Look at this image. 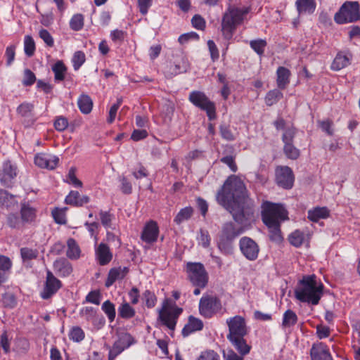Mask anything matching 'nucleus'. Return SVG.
<instances>
[{
    "mask_svg": "<svg viewBox=\"0 0 360 360\" xmlns=\"http://www.w3.org/2000/svg\"><path fill=\"white\" fill-rule=\"evenodd\" d=\"M217 200L231 214L234 221L240 225L238 227L230 221L222 226L220 236L235 240L245 231V228L255 221L253 201L247 195L243 181L234 175L226 179L217 193Z\"/></svg>",
    "mask_w": 360,
    "mask_h": 360,
    "instance_id": "1",
    "label": "nucleus"
},
{
    "mask_svg": "<svg viewBox=\"0 0 360 360\" xmlns=\"http://www.w3.org/2000/svg\"><path fill=\"white\" fill-rule=\"evenodd\" d=\"M323 284L315 275L304 276L295 290V296L302 302L317 305L323 295Z\"/></svg>",
    "mask_w": 360,
    "mask_h": 360,
    "instance_id": "2",
    "label": "nucleus"
},
{
    "mask_svg": "<svg viewBox=\"0 0 360 360\" xmlns=\"http://www.w3.org/2000/svg\"><path fill=\"white\" fill-rule=\"evenodd\" d=\"M262 218L274 239L279 238L281 223L288 219V212L285 207L281 204L265 201L262 205Z\"/></svg>",
    "mask_w": 360,
    "mask_h": 360,
    "instance_id": "3",
    "label": "nucleus"
},
{
    "mask_svg": "<svg viewBox=\"0 0 360 360\" xmlns=\"http://www.w3.org/2000/svg\"><path fill=\"white\" fill-rule=\"evenodd\" d=\"M248 8H229L224 14L221 22L223 34L230 39L238 25L240 24L244 16L248 13Z\"/></svg>",
    "mask_w": 360,
    "mask_h": 360,
    "instance_id": "4",
    "label": "nucleus"
},
{
    "mask_svg": "<svg viewBox=\"0 0 360 360\" xmlns=\"http://www.w3.org/2000/svg\"><path fill=\"white\" fill-rule=\"evenodd\" d=\"M226 324L229 327V333L227 339L231 344L238 345V344L248 345L244 337L248 333V329L245 320L240 316H235L226 320Z\"/></svg>",
    "mask_w": 360,
    "mask_h": 360,
    "instance_id": "5",
    "label": "nucleus"
},
{
    "mask_svg": "<svg viewBox=\"0 0 360 360\" xmlns=\"http://www.w3.org/2000/svg\"><path fill=\"white\" fill-rule=\"evenodd\" d=\"M359 10L357 1H346L335 14L334 20L340 25L356 22L360 19Z\"/></svg>",
    "mask_w": 360,
    "mask_h": 360,
    "instance_id": "6",
    "label": "nucleus"
},
{
    "mask_svg": "<svg viewBox=\"0 0 360 360\" xmlns=\"http://www.w3.org/2000/svg\"><path fill=\"white\" fill-rule=\"evenodd\" d=\"M188 99L195 106L205 111L210 120L216 118L215 104L203 92L199 91H191Z\"/></svg>",
    "mask_w": 360,
    "mask_h": 360,
    "instance_id": "7",
    "label": "nucleus"
},
{
    "mask_svg": "<svg viewBox=\"0 0 360 360\" xmlns=\"http://www.w3.org/2000/svg\"><path fill=\"white\" fill-rule=\"evenodd\" d=\"M188 276L192 284L198 288H205L208 282V275L202 264L188 262L186 265Z\"/></svg>",
    "mask_w": 360,
    "mask_h": 360,
    "instance_id": "8",
    "label": "nucleus"
},
{
    "mask_svg": "<svg viewBox=\"0 0 360 360\" xmlns=\"http://www.w3.org/2000/svg\"><path fill=\"white\" fill-rule=\"evenodd\" d=\"M134 343V338L127 332H120L117 339L112 347L110 348L108 360H114L124 349L129 348Z\"/></svg>",
    "mask_w": 360,
    "mask_h": 360,
    "instance_id": "9",
    "label": "nucleus"
},
{
    "mask_svg": "<svg viewBox=\"0 0 360 360\" xmlns=\"http://www.w3.org/2000/svg\"><path fill=\"white\" fill-rule=\"evenodd\" d=\"M182 309L177 307H167L166 302L164 303L162 308L159 310V319L162 324L166 326L170 330H174L176 320L182 312Z\"/></svg>",
    "mask_w": 360,
    "mask_h": 360,
    "instance_id": "10",
    "label": "nucleus"
},
{
    "mask_svg": "<svg viewBox=\"0 0 360 360\" xmlns=\"http://www.w3.org/2000/svg\"><path fill=\"white\" fill-rule=\"evenodd\" d=\"M221 308L218 298L211 295H203L199 302V311L202 316L210 318Z\"/></svg>",
    "mask_w": 360,
    "mask_h": 360,
    "instance_id": "11",
    "label": "nucleus"
},
{
    "mask_svg": "<svg viewBox=\"0 0 360 360\" xmlns=\"http://www.w3.org/2000/svg\"><path fill=\"white\" fill-rule=\"evenodd\" d=\"M17 176V167L10 161L4 162L0 167V184L5 187L11 188L15 183Z\"/></svg>",
    "mask_w": 360,
    "mask_h": 360,
    "instance_id": "12",
    "label": "nucleus"
},
{
    "mask_svg": "<svg viewBox=\"0 0 360 360\" xmlns=\"http://www.w3.org/2000/svg\"><path fill=\"white\" fill-rule=\"evenodd\" d=\"M239 247L243 255L250 261H254L258 257L259 248L252 238L244 236L239 240Z\"/></svg>",
    "mask_w": 360,
    "mask_h": 360,
    "instance_id": "13",
    "label": "nucleus"
},
{
    "mask_svg": "<svg viewBox=\"0 0 360 360\" xmlns=\"http://www.w3.org/2000/svg\"><path fill=\"white\" fill-rule=\"evenodd\" d=\"M62 287L61 281L51 271H47L46 281L40 296L44 300H48L55 295Z\"/></svg>",
    "mask_w": 360,
    "mask_h": 360,
    "instance_id": "14",
    "label": "nucleus"
},
{
    "mask_svg": "<svg viewBox=\"0 0 360 360\" xmlns=\"http://www.w3.org/2000/svg\"><path fill=\"white\" fill-rule=\"evenodd\" d=\"M276 181L277 184L285 189L292 187L294 175L292 169L288 166H279L276 169Z\"/></svg>",
    "mask_w": 360,
    "mask_h": 360,
    "instance_id": "15",
    "label": "nucleus"
},
{
    "mask_svg": "<svg viewBox=\"0 0 360 360\" xmlns=\"http://www.w3.org/2000/svg\"><path fill=\"white\" fill-rule=\"evenodd\" d=\"M59 162V158L51 154L38 153L34 157V164L41 168L48 169H55Z\"/></svg>",
    "mask_w": 360,
    "mask_h": 360,
    "instance_id": "16",
    "label": "nucleus"
},
{
    "mask_svg": "<svg viewBox=\"0 0 360 360\" xmlns=\"http://www.w3.org/2000/svg\"><path fill=\"white\" fill-rule=\"evenodd\" d=\"M234 348L238 351V354L236 353L231 349H227L223 350V357L225 360H243L244 356L247 355L250 351V346L245 345L243 347V344H231Z\"/></svg>",
    "mask_w": 360,
    "mask_h": 360,
    "instance_id": "17",
    "label": "nucleus"
},
{
    "mask_svg": "<svg viewBox=\"0 0 360 360\" xmlns=\"http://www.w3.org/2000/svg\"><path fill=\"white\" fill-rule=\"evenodd\" d=\"M310 354L311 360H333L328 347L323 342L313 344Z\"/></svg>",
    "mask_w": 360,
    "mask_h": 360,
    "instance_id": "18",
    "label": "nucleus"
},
{
    "mask_svg": "<svg viewBox=\"0 0 360 360\" xmlns=\"http://www.w3.org/2000/svg\"><path fill=\"white\" fill-rule=\"evenodd\" d=\"M159 235V228L157 223L150 221L146 224L141 233V239L149 244L157 241Z\"/></svg>",
    "mask_w": 360,
    "mask_h": 360,
    "instance_id": "19",
    "label": "nucleus"
},
{
    "mask_svg": "<svg viewBox=\"0 0 360 360\" xmlns=\"http://www.w3.org/2000/svg\"><path fill=\"white\" fill-rule=\"evenodd\" d=\"M95 255L98 263L101 266L107 265L112 259V253L109 247L103 243L96 248Z\"/></svg>",
    "mask_w": 360,
    "mask_h": 360,
    "instance_id": "20",
    "label": "nucleus"
},
{
    "mask_svg": "<svg viewBox=\"0 0 360 360\" xmlns=\"http://www.w3.org/2000/svg\"><path fill=\"white\" fill-rule=\"evenodd\" d=\"M89 196L80 195L78 191H71L66 196L65 202L67 205L75 207H82L89 202Z\"/></svg>",
    "mask_w": 360,
    "mask_h": 360,
    "instance_id": "21",
    "label": "nucleus"
},
{
    "mask_svg": "<svg viewBox=\"0 0 360 360\" xmlns=\"http://www.w3.org/2000/svg\"><path fill=\"white\" fill-rule=\"evenodd\" d=\"M129 269L127 267H115L110 269L108 278L105 281V286L110 287L117 280L123 279L127 274Z\"/></svg>",
    "mask_w": 360,
    "mask_h": 360,
    "instance_id": "22",
    "label": "nucleus"
},
{
    "mask_svg": "<svg viewBox=\"0 0 360 360\" xmlns=\"http://www.w3.org/2000/svg\"><path fill=\"white\" fill-rule=\"evenodd\" d=\"M351 59V54L342 51L338 52L330 65V68L334 71H339L348 66L350 64Z\"/></svg>",
    "mask_w": 360,
    "mask_h": 360,
    "instance_id": "23",
    "label": "nucleus"
},
{
    "mask_svg": "<svg viewBox=\"0 0 360 360\" xmlns=\"http://www.w3.org/2000/svg\"><path fill=\"white\" fill-rule=\"evenodd\" d=\"M13 263L9 257L0 255V285L7 281Z\"/></svg>",
    "mask_w": 360,
    "mask_h": 360,
    "instance_id": "24",
    "label": "nucleus"
},
{
    "mask_svg": "<svg viewBox=\"0 0 360 360\" xmlns=\"http://www.w3.org/2000/svg\"><path fill=\"white\" fill-rule=\"evenodd\" d=\"M20 217L23 224H31L37 217V210L28 203H22L20 207Z\"/></svg>",
    "mask_w": 360,
    "mask_h": 360,
    "instance_id": "25",
    "label": "nucleus"
},
{
    "mask_svg": "<svg viewBox=\"0 0 360 360\" xmlns=\"http://www.w3.org/2000/svg\"><path fill=\"white\" fill-rule=\"evenodd\" d=\"M202 328L203 323L200 319L190 316L187 324L182 329V335L184 337L188 336L193 332L201 330Z\"/></svg>",
    "mask_w": 360,
    "mask_h": 360,
    "instance_id": "26",
    "label": "nucleus"
},
{
    "mask_svg": "<svg viewBox=\"0 0 360 360\" xmlns=\"http://www.w3.org/2000/svg\"><path fill=\"white\" fill-rule=\"evenodd\" d=\"M54 271L63 277L68 276L72 271L70 263L65 259H59L53 263Z\"/></svg>",
    "mask_w": 360,
    "mask_h": 360,
    "instance_id": "27",
    "label": "nucleus"
},
{
    "mask_svg": "<svg viewBox=\"0 0 360 360\" xmlns=\"http://www.w3.org/2000/svg\"><path fill=\"white\" fill-rule=\"evenodd\" d=\"M295 6L300 15L311 14L316 9V4L314 0H297Z\"/></svg>",
    "mask_w": 360,
    "mask_h": 360,
    "instance_id": "28",
    "label": "nucleus"
},
{
    "mask_svg": "<svg viewBox=\"0 0 360 360\" xmlns=\"http://www.w3.org/2000/svg\"><path fill=\"white\" fill-rule=\"evenodd\" d=\"M217 248L221 254L231 255L234 252V240L219 236Z\"/></svg>",
    "mask_w": 360,
    "mask_h": 360,
    "instance_id": "29",
    "label": "nucleus"
},
{
    "mask_svg": "<svg viewBox=\"0 0 360 360\" xmlns=\"http://www.w3.org/2000/svg\"><path fill=\"white\" fill-rule=\"evenodd\" d=\"M276 83L278 89H285L290 83V71L285 67H279L276 71Z\"/></svg>",
    "mask_w": 360,
    "mask_h": 360,
    "instance_id": "30",
    "label": "nucleus"
},
{
    "mask_svg": "<svg viewBox=\"0 0 360 360\" xmlns=\"http://www.w3.org/2000/svg\"><path fill=\"white\" fill-rule=\"evenodd\" d=\"M298 321V317L295 311L291 309L286 310L282 319L281 327L283 329H290L294 326Z\"/></svg>",
    "mask_w": 360,
    "mask_h": 360,
    "instance_id": "31",
    "label": "nucleus"
},
{
    "mask_svg": "<svg viewBox=\"0 0 360 360\" xmlns=\"http://www.w3.org/2000/svg\"><path fill=\"white\" fill-rule=\"evenodd\" d=\"M329 216V210L326 207H317L308 211V218L312 221H318L321 219H326Z\"/></svg>",
    "mask_w": 360,
    "mask_h": 360,
    "instance_id": "32",
    "label": "nucleus"
},
{
    "mask_svg": "<svg viewBox=\"0 0 360 360\" xmlns=\"http://www.w3.org/2000/svg\"><path fill=\"white\" fill-rule=\"evenodd\" d=\"M77 105L82 113L89 114L92 110L93 101L88 95L82 94L78 98Z\"/></svg>",
    "mask_w": 360,
    "mask_h": 360,
    "instance_id": "33",
    "label": "nucleus"
},
{
    "mask_svg": "<svg viewBox=\"0 0 360 360\" xmlns=\"http://www.w3.org/2000/svg\"><path fill=\"white\" fill-rule=\"evenodd\" d=\"M118 315L122 319H129L135 316V309L127 302H122L118 307Z\"/></svg>",
    "mask_w": 360,
    "mask_h": 360,
    "instance_id": "34",
    "label": "nucleus"
},
{
    "mask_svg": "<svg viewBox=\"0 0 360 360\" xmlns=\"http://www.w3.org/2000/svg\"><path fill=\"white\" fill-rule=\"evenodd\" d=\"M52 70L54 73V79L57 82H61L65 79V75L67 68L63 61L58 60L53 66Z\"/></svg>",
    "mask_w": 360,
    "mask_h": 360,
    "instance_id": "35",
    "label": "nucleus"
},
{
    "mask_svg": "<svg viewBox=\"0 0 360 360\" xmlns=\"http://www.w3.org/2000/svg\"><path fill=\"white\" fill-rule=\"evenodd\" d=\"M68 250L67 257L71 259H76L79 258L80 255V249L73 238H69L67 241Z\"/></svg>",
    "mask_w": 360,
    "mask_h": 360,
    "instance_id": "36",
    "label": "nucleus"
},
{
    "mask_svg": "<svg viewBox=\"0 0 360 360\" xmlns=\"http://www.w3.org/2000/svg\"><path fill=\"white\" fill-rule=\"evenodd\" d=\"M193 210L191 207H186L179 210L174 219V222L180 225L185 221H188L192 216Z\"/></svg>",
    "mask_w": 360,
    "mask_h": 360,
    "instance_id": "37",
    "label": "nucleus"
},
{
    "mask_svg": "<svg viewBox=\"0 0 360 360\" xmlns=\"http://www.w3.org/2000/svg\"><path fill=\"white\" fill-rule=\"evenodd\" d=\"M283 98V93L279 89L269 91L265 96V103L271 106Z\"/></svg>",
    "mask_w": 360,
    "mask_h": 360,
    "instance_id": "38",
    "label": "nucleus"
},
{
    "mask_svg": "<svg viewBox=\"0 0 360 360\" xmlns=\"http://www.w3.org/2000/svg\"><path fill=\"white\" fill-rule=\"evenodd\" d=\"M101 309L106 314L110 322H112L115 320L116 315L115 307V304L110 300H106L103 303Z\"/></svg>",
    "mask_w": 360,
    "mask_h": 360,
    "instance_id": "39",
    "label": "nucleus"
},
{
    "mask_svg": "<svg viewBox=\"0 0 360 360\" xmlns=\"http://www.w3.org/2000/svg\"><path fill=\"white\" fill-rule=\"evenodd\" d=\"M84 27V16L82 14H75L70 20V27L74 31H79Z\"/></svg>",
    "mask_w": 360,
    "mask_h": 360,
    "instance_id": "40",
    "label": "nucleus"
},
{
    "mask_svg": "<svg viewBox=\"0 0 360 360\" xmlns=\"http://www.w3.org/2000/svg\"><path fill=\"white\" fill-rule=\"evenodd\" d=\"M7 224L12 229H20L23 222L17 213H11L7 217Z\"/></svg>",
    "mask_w": 360,
    "mask_h": 360,
    "instance_id": "41",
    "label": "nucleus"
},
{
    "mask_svg": "<svg viewBox=\"0 0 360 360\" xmlns=\"http://www.w3.org/2000/svg\"><path fill=\"white\" fill-rule=\"evenodd\" d=\"M198 244L204 248H207L210 245L211 237L209 232L205 229H200L197 236Z\"/></svg>",
    "mask_w": 360,
    "mask_h": 360,
    "instance_id": "42",
    "label": "nucleus"
},
{
    "mask_svg": "<svg viewBox=\"0 0 360 360\" xmlns=\"http://www.w3.org/2000/svg\"><path fill=\"white\" fill-rule=\"evenodd\" d=\"M86 60L85 54L81 51L75 52L72 58V63L75 70H78L81 66L84 63Z\"/></svg>",
    "mask_w": 360,
    "mask_h": 360,
    "instance_id": "43",
    "label": "nucleus"
},
{
    "mask_svg": "<svg viewBox=\"0 0 360 360\" xmlns=\"http://www.w3.org/2000/svg\"><path fill=\"white\" fill-rule=\"evenodd\" d=\"M250 47L259 56L264 54L266 41L264 39H258L250 41Z\"/></svg>",
    "mask_w": 360,
    "mask_h": 360,
    "instance_id": "44",
    "label": "nucleus"
},
{
    "mask_svg": "<svg viewBox=\"0 0 360 360\" xmlns=\"http://www.w3.org/2000/svg\"><path fill=\"white\" fill-rule=\"evenodd\" d=\"M304 239V233L299 230L295 231L289 236L290 243L295 247H300L303 243Z\"/></svg>",
    "mask_w": 360,
    "mask_h": 360,
    "instance_id": "45",
    "label": "nucleus"
},
{
    "mask_svg": "<svg viewBox=\"0 0 360 360\" xmlns=\"http://www.w3.org/2000/svg\"><path fill=\"white\" fill-rule=\"evenodd\" d=\"M24 50L25 54L29 57L34 54L35 51V43L31 36L27 35L25 37Z\"/></svg>",
    "mask_w": 360,
    "mask_h": 360,
    "instance_id": "46",
    "label": "nucleus"
},
{
    "mask_svg": "<svg viewBox=\"0 0 360 360\" xmlns=\"http://www.w3.org/2000/svg\"><path fill=\"white\" fill-rule=\"evenodd\" d=\"M99 216L101 224L105 229L112 228V221L115 218L113 214H110L109 212L101 210L99 212Z\"/></svg>",
    "mask_w": 360,
    "mask_h": 360,
    "instance_id": "47",
    "label": "nucleus"
},
{
    "mask_svg": "<svg viewBox=\"0 0 360 360\" xmlns=\"http://www.w3.org/2000/svg\"><path fill=\"white\" fill-rule=\"evenodd\" d=\"M143 299L145 300L146 306L148 308H153L156 304L157 297L154 292L149 290H145V292L143 293Z\"/></svg>",
    "mask_w": 360,
    "mask_h": 360,
    "instance_id": "48",
    "label": "nucleus"
},
{
    "mask_svg": "<svg viewBox=\"0 0 360 360\" xmlns=\"http://www.w3.org/2000/svg\"><path fill=\"white\" fill-rule=\"evenodd\" d=\"M283 150L286 156L290 159L295 160L299 157L300 151L292 145V143L284 144Z\"/></svg>",
    "mask_w": 360,
    "mask_h": 360,
    "instance_id": "49",
    "label": "nucleus"
},
{
    "mask_svg": "<svg viewBox=\"0 0 360 360\" xmlns=\"http://www.w3.org/2000/svg\"><path fill=\"white\" fill-rule=\"evenodd\" d=\"M69 337L72 341L79 342L84 340V333L80 327H73L70 332Z\"/></svg>",
    "mask_w": 360,
    "mask_h": 360,
    "instance_id": "50",
    "label": "nucleus"
},
{
    "mask_svg": "<svg viewBox=\"0 0 360 360\" xmlns=\"http://www.w3.org/2000/svg\"><path fill=\"white\" fill-rule=\"evenodd\" d=\"M13 200V195L0 188V206L9 207Z\"/></svg>",
    "mask_w": 360,
    "mask_h": 360,
    "instance_id": "51",
    "label": "nucleus"
},
{
    "mask_svg": "<svg viewBox=\"0 0 360 360\" xmlns=\"http://www.w3.org/2000/svg\"><path fill=\"white\" fill-rule=\"evenodd\" d=\"M33 109L34 105L32 103L25 102L18 107L17 112L22 117H29Z\"/></svg>",
    "mask_w": 360,
    "mask_h": 360,
    "instance_id": "52",
    "label": "nucleus"
},
{
    "mask_svg": "<svg viewBox=\"0 0 360 360\" xmlns=\"http://www.w3.org/2000/svg\"><path fill=\"white\" fill-rule=\"evenodd\" d=\"M219 129L221 136L224 139L228 141H232L235 140V135L229 126L221 124L219 127Z\"/></svg>",
    "mask_w": 360,
    "mask_h": 360,
    "instance_id": "53",
    "label": "nucleus"
},
{
    "mask_svg": "<svg viewBox=\"0 0 360 360\" xmlns=\"http://www.w3.org/2000/svg\"><path fill=\"white\" fill-rule=\"evenodd\" d=\"M2 303L4 307L8 308H14L16 306V300L13 294L5 293L2 296Z\"/></svg>",
    "mask_w": 360,
    "mask_h": 360,
    "instance_id": "54",
    "label": "nucleus"
},
{
    "mask_svg": "<svg viewBox=\"0 0 360 360\" xmlns=\"http://www.w3.org/2000/svg\"><path fill=\"white\" fill-rule=\"evenodd\" d=\"M191 23L193 27L199 30H204L206 27L205 19L198 14L195 15L191 19Z\"/></svg>",
    "mask_w": 360,
    "mask_h": 360,
    "instance_id": "55",
    "label": "nucleus"
},
{
    "mask_svg": "<svg viewBox=\"0 0 360 360\" xmlns=\"http://www.w3.org/2000/svg\"><path fill=\"white\" fill-rule=\"evenodd\" d=\"M68 127V120L63 116H58L54 121V127L58 131L65 130Z\"/></svg>",
    "mask_w": 360,
    "mask_h": 360,
    "instance_id": "56",
    "label": "nucleus"
},
{
    "mask_svg": "<svg viewBox=\"0 0 360 360\" xmlns=\"http://www.w3.org/2000/svg\"><path fill=\"white\" fill-rule=\"evenodd\" d=\"M126 34L127 33L124 31L116 29L111 31L110 37L113 42L121 44L124 41Z\"/></svg>",
    "mask_w": 360,
    "mask_h": 360,
    "instance_id": "57",
    "label": "nucleus"
},
{
    "mask_svg": "<svg viewBox=\"0 0 360 360\" xmlns=\"http://www.w3.org/2000/svg\"><path fill=\"white\" fill-rule=\"evenodd\" d=\"M20 254L23 260H30L35 259L37 257L38 252L37 250L31 248H22L20 249Z\"/></svg>",
    "mask_w": 360,
    "mask_h": 360,
    "instance_id": "58",
    "label": "nucleus"
},
{
    "mask_svg": "<svg viewBox=\"0 0 360 360\" xmlns=\"http://www.w3.org/2000/svg\"><path fill=\"white\" fill-rule=\"evenodd\" d=\"M36 81L35 75L29 69L24 71L22 84L25 86H32Z\"/></svg>",
    "mask_w": 360,
    "mask_h": 360,
    "instance_id": "59",
    "label": "nucleus"
},
{
    "mask_svg": "<svg viewBox=\"0 0 360 360\" xmlns=\"http://www.w3.org/2000/svg\"><path fill=\"white\" fill-rule=\"evenodd\" d=\"M40 38L44 41L46 46L52 47L54 45V40L51 34L46 29H41L39 32Z\"/></svg>",
    "mask_w": 360,
    "mask_h": 360,
    "instance_id": "60",
    "label": "nucleus"
},
{
    "mask_svg": "<svg viewBox=\"0 0 360 360\" xmlns=\"http://www.w3.org/2000/svg\"><path fill=\"white\" fill-rule=\"evenodd\" d=\"M199 35L195 32L184 33L179 37L178 41L181 44H184L191 40L198 41Z\"/></svg>",
    "mask_w": 360,
    "mask_h": 360,
    "instance_id": "61",
    "label": "nucleus"
},
{
    "mask_svg": "<svg viewBox=\"0 0 360 360\" xmlns=\"http://www.w3.org/2000/svg\"><path fill=\"white\" fill-rule=\"evenodd\" d=\"M198 360H220V357L214 350H206L201 352Z\"/></svg>",
    "mask_w": 360,
    "mask_h": 360,
    "instance_id": "62",
    "label": "nucleus"
},
{
    "mask_svg": "<svg viewBox=\"0 0 360 360\" xmlns=\"http://www.w3.org/2000/svg\"><path fill=\"white\" fill-rule=\"evenodd\" d=\"M189 68V63L188 60L185 58H183L181 62L179 63H176L174 65V72L175 74H180L183 72H186Z\"/></svg>",
    "mask_w": 360,
    "mask_h": 360,
    "instance_id": "63",
    "label": "nucleus"
},
{
    "mask_svg": "<svg viewBox=\"0 0 360 360\" xmlns=\"http://www.w3.org/2000/svg\"><path fill=\"white\" fill-rule=\"evenodd\" d=\"M207 46L212 61H216L217 60H218L219 57V50L214 41L208 40Z\"/></svg>",
    "mask_w": 360,
    "mask_h": 360,
    "instance_id": "64",
    "label": "nucleus"
}]
</instances>
